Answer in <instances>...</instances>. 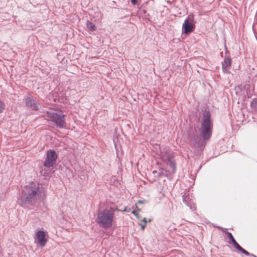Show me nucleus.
I'll return each mask as SVG.
<instances>
[{"label": "nucleus", "instance_id": "11", "mask_svg": "<svg viewBox=\"0 0 257 257\" xmlns=\"http://www.w3.org/2000/svg\"><path fill=\"white\" fill-rule=\"evenodd\" d=\"M36 238L38 243L41 246H44L47 242L46 238V233L44 231L38 230L36 233Z\"/></svg>", "mask_w": 257, "mask_h": 257}, {"label": "nucleus", "instance_id": "25", "mask_svg": "<svg viewBox=\"0 0 257 257\" xmlns=\"http://www.w3.org/2000/svg\"><path fill=\"white\" fill-rule=\"evenodd\" d=\"M220 55L221 57H223V52H220Z\"/></svg>", "mask_w": 257, "mask_h": 257}, {"label": "nucleus", "instance_id": "8", "mask_svg": "<svg viewBox=\"0 0 257 257\" xmlns=\"http://www.w3.org/2000/svg\"><path fill=\"white\" fill-rule=\"evenodd\" d=\"M225 56L223 61L222 62V71L224 73L230 74L229 70L231 64V60L229 56V53L227 49V47L225 45Z\"/></svg>", "mask_w": 257, "mask_h": 257}, {"label": "nucleus", "instance_id": "6", "mask_svg": "<svg viewBox=\"0 0 257 257\" xmlns=\"http://www.w3.org/2000/svg\"><path fill=\"white\" fill-rule=\"evenodd\" d=\"M58 155L54 150H49L47 152L46 158L44 162V167L50 168L53 167L56 163Z\"/></svg>", "mask_w": 257, "mask_h": 257}, {"label": "nucleus", "instance_id": "10", "mask_svg": "<svg viewBox=\"0 0 257 257\" xmlns=\"http://www.w3.org/2000/svg\"><path fill=\"white\" fill-rule=\"evenodd\" d=\"M229 244H231L233 246L241 253L245 254L246 255H251L255 256L253 254H250L248 251L243 248L235 240L234 238L232 239H229L228 241Z\"/></svg>", "mask_w": 257, "mask_h": 257}, {"label": "nucleus", "instance_id": "19", "mask_svg": "<svg viewBox=\"0 0 257 257\" xmlns=\"http://www.w3.org/2000/svg\"><path fill=\"white\" fill-rule=\"evenodd\" d=\"M139 225L141 226L142 230H144L147 226L146 223H141Z\"/></svg>", "mask_w": 257, "mask_h": 257}, {"label": "nucleus", "instance_id": "12", "mask_svg": "<svg viewBox=\"0 0 257 257\" xmlns=\"http://www.w3.org/2000/svg\"><path fill=\"white\" fill-rule=\"evenodd\" d=\"M160 172H158V175L156 177L158 178H160L163 176L168 177V171L166 169L161 168L160 169Z\"/></svg>", "mask_w": 257, "mask_h": 257}, {"label": "nucleus", "instance_id": "27", "mask_svg": "<svg viewBox=\"0 0 257 257\" xmlns=\"http://www.w3.org/2000/svg\"><path fill=\"white\" fill-rule=\"evenodd\" d=\"M151 219H150L149 220V222H151Z\"/></svg>", "mask_w": 257, "mask_h": 257}, {"label": "nucleus", "instance_id": "4", "mask_svg": "<svg viewBox=\"0 0 257 257\" xmlns=\"http://www.w3.org/2000/svg\"><path fill=\"white\" fill-rule=\"evenodd\" d=\"M40 112L43 113L41 114L42 116H47L48 120L55 123L59 128H63L64 127L65 123V115L61 110L56 112L50 108L48 109H43Z\"/></svg>", "mask_w": 257, "mask_h": 257}, {"label": "nucleus", "instance_id": "16", "mask_svg": "<svg viewBox=\"0 0 257 257\" xmlns=\"http://www.w3.org/2000/svg\"><path fill=\"white\" fill-rule=\"evenodd\" d=\"M182 198L183 202L185 204H186L187 206H190L188 203L189 198L185 195H183Z\"/></svg>", "mask_w": 257, "mask_h": 257}, {"label": "nucleus", "instance_id": "5", "mask_svg": "<svg viewBox=\"0 0 257 257\" xmlns=\"http://www.w3.org/2000/svg\"><path fill=\"white\" fill-rule=\"evenodd\" d=\"M174 154V153L171 151L169 147H165L160 150V157L162 161L172 169V172L173 173H175L176 172Z\"/></svg>", "mask_w": 257, "mask_h": 257}, {"label": "nucleus", "instance_id": "24", "mask_svg": "<svg viewBox=\"0 0 257 257\" xmlns=\"http://www.w3.org/2000/svg\"><path fill=\"white\" fill-rule=\"evenodd\" d=\"M143 202H144L143 201L139 200V201H138V203H143Z\"/></svg>", "mask_w": 257, "mask_h": 257}, {"label": "nucleus", "instance_id": "9", "mask_svg": "<svg viewBox=\"0 0 257 257\" xmlns=\"http://www.w3.org/2000/svg\"><path fill=\"white\" fill-rule=\"evenodd\" d=\"M195 25L189 18H188L184 21L182 26V31L185 34H188L193 32L195 29Z\"/></svg>", "mask_w": 257, "mask_h": 257}, {"label": "nucleus", "instance_id": "21", "mask_svg": "<svg viewBox=\"0 0 257 257\" xmlns=\"http://www.w3.org/2000/svg\"><path fill=\"white\" fill-rule=\"evenodd\" d=\"M140 221H143V222H144V223H146V224H147V222H148V221H147V218H145V217H144V218H143L142 219H141V220L140 219Z\"/></svg>", "mask_w": 257, "mask_h": 257}, {"label": "nucleus", "instance_id": "17", "mask_svg": "<svg viewBox=\"0 0 257 257\" xmlns=\"http://www.w3.org/2000/svg\"><path fill=\"white\" fill-rule=\"evenodd\" d=\"M226 235H227L229 239H232L234 238L233 235L232 234V233L229 231H227L226 232Z\"/></svg>", "mask_w": 257, "mask_h": 257}, {"label": "nucleus", "instance_id": "2", "mask_svg": "<svg viewBox=\"0 0 257 257\" xmlns=\"http://www.w3.org/2000/svg\"><path fill=\"white\" fill-rule=\"evenodd\" d=\"M42 193V187L39 183H30L22 191L20 196V205L25 208L33 205L40 199Z\"/></svg>", "mask_w": 257, "mask_h": 257}, {"label": "nucleus", "instance_id": "13", "mask_svg": "<svg viewBox=\"0 0 257 257\" xmlns=\"http://www.w3.org/2000/svg\"><path fill=\"white\" fill-rule=\"evenodd\" d=\"M86 27L87 29L90 31H93L96 29V26L95 24L93 23L90 22L89 21L87 22Z\"/></svg>", "mask_w": 257, "mask_h": 257}, {"label": "nucleus", "instance_id": "15", "mask_svg": "<svg viewBox=\"0 0 257 257\" xmlns=\"http://www.w3.org/2000/svg\"><path fill=\"white\" fill-rule=\"evenodd\" d=\"M5 109L4 102L0 99V113L3 112Z\"/></svg>", "mask_w": 257, "mask_h": 257}, {"label": "nucleus", "instance_id": "3", "mask_svg": "<svg viewBox=\"0 0 257 257\" xmlns=\"http://www.w3.org/2000/svg\"><path fill=\"white\" fill-rule=\"evenodd\" d=\"M115 209L105 208L99 211L96 218V222L100 226L106 229L110 227L114 216Z\"/></svg>", "mask_w": 257, "mask_h": 257}, {"label": "nucleus", "instance_id": "1", "mask_svg": "<svg viewBox=\"0 0 257 257\" xmlns=\"http://www.w3.org/2000/svg\"><path fill=\"white\" fill-rule=\"evenodd\" d=\"M213 122L211 118V114L209 110H205L202 113L201 127L199 129L201 137L197 135L193 137L192 141L194 146L198 150L202 151L206 145V141L212 136Z\"/></svg>", "mask_w": 257, "mask_h": 257}, {"label": "nucleus", "instance_id": "20", "mask_svg": "<svg viewBox=\"0 0 257 257\" xmlns=\"http://www.w3.org/2000/svg\"><path fill=\"white\" fill-rule=\"evenodd\" d=\"M138 0H131V3L133 5H136L137 4V3H138Z\"/></svg>", "mask_w": 257, "mask_h": 257}, {"label": "nucleus", "instance_id": "23", "mask_svg": "<svg viewBox=\"0 0 257 257\" xmlns=\"http://www.w3.org/2000/svg\"><path fill=\"white\" fill-rule=\"evenodd\" d=\"M152 173L154 175L155 174H157V175H158V172H157V171H156V170H154L152 172Z\"/></svg>", "mask_w": 257, "mask_h": 257}, {"label": "nucleus", "instance_id": "14", "mask_svg": "<svg viewBox=\"0 0 257 257\" xmlns=\"http://www.w3.org/2000/svg\"><path fill=\"white\" fill-rule=\"evenodd\" d=\"M250 107L253 111L257 112V98H254L250 103Z\"/></svg>", "mask_w": 257, "mask_h": 257}, {"label": "nucleus", "instance_id": "26", "mask_svg": "<svg viewBox=\"0 0 257 257\" xmlns=\"http://www.w3.org/2000/svg\"><path fill=\"white\" fill-rule=\"evenodd\" d=\"M213 226L215 227H218V226H216V225H213Z\"/></svg>", "mask_w": 257, "mask_h": 257}, {"label": "nucleus", "instance_id": "18", "mask_svg": "<svg viewBox=\"0 0 257 257\" xmlns=\"http://www.w3.org/2000/svg\"><path fill=\"white\" fill-rule=\"evenodd\" d=\"M132 213L135 215L138 219H140L139 214L136 210H133Z\"/></svg>", "mask_w": 257, "mask_h": 257}, {"label": "nucleus", "instance_id": "22", "mask_svg": "<svg viewBox=\"0 0 257 257\" xmlns=\"http://www.w3.org/2000/svg\"><path fill=\"white\" fill-rule=\"evenodd\" d=\"M115 210H117V211H123V212L127 211V210H126V207H125V208H124V209L123 210H119V209H118L117 208H116V209H115Z\"/></svg>", "mask_w": 257, "mask_h": 257}, {"label": "nucleus", "instance_id": "7", "mask_svg": "<svg viewBox=\"0 0 257 257\" xmlns=\"http://www.w3.org/2000/svg\"><path fill=\"white\" fill-rule=\"evenodd\" d=\"M26 106L30 110L37 111L40 109L41 105L39 100L35 96L29 95L25 99Z\"/></svg>", "mask_w": 257, "mask_h": 257}]
</instances>
